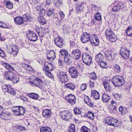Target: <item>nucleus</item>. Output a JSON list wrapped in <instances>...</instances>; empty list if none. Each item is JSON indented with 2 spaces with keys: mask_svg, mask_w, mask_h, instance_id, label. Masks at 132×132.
I'll return each instance as SVG.
<instances>
[{
  "mask_svg": "<svg viewBox=\"0 0 132 132\" xmlns=\"http://www.w3.org/2000/svg\"><path fill=\"white\" fill-rule=\"evenodd\" d=\"M24 22L25 21L27 22L30 21L31 19V17L28 14H25L22 17Z\"/></svg>",
  "mask_w": 132,
  "mask_h": 132,
  "instance_id": "35",
  "label": "nucleus"
},
{
  "mask_svg": "<svg viewBox=\"0 0 132 132\" xmlns=\"http://www.w3.org/2000/svg\"><path fill=\"white\" fill-rule=\"evenodd\" d=\"M99 64V65L102 68H105L107 67V63L105 61H101L100 63Z\"/></svg>",
  "mask_w": 132,
  "mask_h": 132,
  "instance_id": "49",
  "label": "nucleus"
},
{
  "mask_svg": "<svg viewBox=\"0 0 132 132\" xmlns=\"http://www.w3.org/2000/svg\"><path fill=\"white\" fill-rule=\"evenodd\" d=\"M90 130L85 126H83L81 129V132H90Z\"/></svg>",
  "mask_w": 132,
  "mask_h": 132,
  "instance_id": "50",
  "label": "nucleus"
},
{
  "mask_svg": "<svg viewBox=\"0 0 132 132\" xmlns=\"http://www.w3.org/2000/svg\"><path fill=\"white\" fill-rule=\"evenodd\" d=\"M18 51V46L13 45L9 46L6 49V51L8 53L13 55H16Z\"/></svg>",
  "mask_w": 132,
  "mask_h": 132,
  "instance_id": "5",
  "label": "nucleus"
},
{
  "mask_svg": "<svg viewBox=\"0 0 132 132\" xmlns=\"http://www.w3.org/2000/svg\"><path fill=\"white\" fill-rule=\"evenodd\" d=\"M55 45L60 48H62L63 45V41L59 37L55 39L54 40Z\"/></svg>",
  "mask_w": 132,
  "mask_h": 132,
  "instance_id": "16",
  "label": "nucleus"
},
{
  "mask_svg": "<svg viewBox=\"0 0 132 132\" xmlns=\"http://www.w3.org/2000/svg\"><path fill=\"white\" fill-rule=\"evenodd\" d=\"M103 56L102 54L100 53L95 56V60L97 62H100L103 59Z\"/></svg>",
  "mask_w": 132,
  "mask_h": 132,
  "instance_id": "37",
  "label": "nucleus"
},
{
  "mask_svg": "<svg viewBox=\"0 0 132 132\" xmlns=\"http://www.w3.org/2000/svg\"><path fill=\"white\" fill-rule=\"evenodd\" d=\"M62 83H65L69 80L68 78L66 72L61 71L58 75Z\"/></svg>",
  "mask_w": 132,
  "mask_h": 132,
  "instance_id": "8",
  "label": "nucleus"
},
{
  "mask_svg": "<svg viewBox=\"0 0 132 132\" xmlns=\"http://www.w3.org/2000/svg\"><path fill=\"white\" fill-rule=\"evenodd\" d=\"M54 14V10L53 9H50L47 11V15L48 16H51V15H53Z\"/></svg>",
  "mask_w": 132,
  "mask_h": 132,
  "instance_id": "52",
  "label": "nucleus"
},
{
  "mask_svg": "<svg viewBox=\"0 0 132 132\" xmlns=\"http://www.w3.org/2000/svg\"><path fill=\"white\" fill-rule=\"evenodd\" d=\"M30 83L35 86L42 88L44 85V82L40 79L35 76H30L29 78Z\"/></svg>",
  "mask_w": 132,
  "mask_h": 132,
  "instance_id": "1",
  "label": "nucleus"
},
{
  "mask_svg": "<svg viewBox=\"0 0 132 132\" xmlns=\"http://www.w3.org/2000/svg\"><path fill=\"white\" fill-rule=\"evenodd\" d=\"M15 22L19 25H22L24 24V20L21 16H17L14 18Z\"/></svg>",
  "mask_w": 132,
  "mask_h": 132,
  "instance_id": "18",
  "label": "nucleus"
},
{
  "mask_svg": "<svg viewBox=\"0 0 132 132\" xmlns=\"http://www.w3.org/2000/svg\"><path fill=\"white\" fill-rule=\"evenodd\" d=\"M73 110L75 114H80L81 116L82 114H84L85 112V111L82 109L78 108H75Z\"/></svg>",
  "mask_w": 132,
  "mask_h": 132,
  "instance_id": "28",
  "label": "nucleus"
},
{
  "mask_svg": "<svg viewBox=\"0 0 132 132\" xmlns=\"http://www.w3.org/2000/svg\"><path fill=\"white\" fill-rule=\"evenodd\" d=\"M65 87L68 88L72 90H73L75 88L74 84L72 83H68L65 84L64 85Z\"/></svg>",
  "mask_w": 132,
  "mask_h": 132,
  "instance_id": "36",
  "label": "nucleus"
},
{
  "mask_svg": "<svg viewBox=\"0 0 132 132\" xmlns=\"http://www.w3.org/2000/svg\"><path fill=\"white\" fill-rule=\"evenodd\" d=\"M27 96L34 100H40V96L37 94L34 93H27Z\"/></svg>",
  "mask_w": 132,
  "mask_h": 132,
  "instance_id": "19",
  "label": "nucleus"
},
{
  "mask_svg": "<svg viewBox=\"0 0 132 132\" xmlns=\"http://www.w3.org/2000/svg\"><path fill=\"white\" fill-rule=\"evenodd\" d=\"M11 115L10 113L8 112L4 111L3 107L0 105V117L3 119L7 120V118Z\"/></svg>",
  "mask_w": 132,
  "mask_h": 132,
  "instance_id": "11",
  "label": "nucleus"
},
{
  "mask_svg": "<svg viewBox=\"0 0 132 132\" xmlns=\"http://www.w3.org/2000/svg\"><path fill=\"white\" fill-rule=\"evenodd\" d=\"M43 115L46 118H49L51 116V113L50 110L46 109L44 110L42 113Z\"/></svg>",
  "mask_w": 132,
  "mask_h": 132,
  "instance_id": "23",
  "label": "nucleus"
},
{
  "mask_svg": "<svg viewBox=\"0 0 132 132\" xmlns=\"http://www.w3.org/2000/svg\"><path fill=\"white\" fill-rule=\"evenodd\" d=\"M44 66L45 68L46 69V70L49 71H52L53 68V65L51 63H49L47 62H46L44 63Z\"/></svg>",
  "mask_w": 132,
  "mask_h": 132,
  "instance_id": "26",
  "label": "nucleus"
},
{
  "mask_svg": "<svg viewBox=\"0 0 132 132\" xmlns=\"http://www.w3.org/2000/svg\"><path fill=\"white\" fill-rule=\"evenodd\" d=\"M90 80H94L97 79V77L96 73H93L90 76Z\"/></svg>",
  "mask_w": 132,
  "mask_h": 132,
  "instance_id": "55",
  "label": "nucleus"
},
{
  "mask_svg": "<svg viewBox=\"0 0 132 132\" xmlns=\"http://www.w3.org/2000/svg\"><path fill=\"white\" fill-rule=\"evenodd\" d=\"M113 69L117 72L119 73L121 71V68L118 65L114 64L113 66Z\"/></svg>",
  "mask_w": 132,
  "mask_h": 132,
  "instance_id": "46",
  "label": "nucleus"
},
{
  "mask_svg": "<svg viewBox=\"0 0 132 132\" xmlns=\"http://www.w3.org/2000/svg\"><path fill=\"white\" fill-rule=\"evenodd\" d=\"M16 107L18 108L19 112L20 113L19 114L20 115V116L23 115L26 112L25 108L23 107L20 106H17Z\"/></svg>",
  "mask_w": 132,
  "mask_h": 132,
  "instance_id": "38",
  "label": "nucleus"
},
{
  "mask_svg": "<svg viewBox=\"0 0 132 132\" xmlns=\"http://www.w3.org/2000/svg\"><path fill=\"white\" fill-rule=\"evenodd\" d=\"M2 88L4 92H7L9 89H10V86L9 85L5 84L2 85Z\"/></svg>",
  "mask_w": 132,
  "mask_h": 132,
  "instance_id": "43",
  "label": "nucleus"
},
{
  "mask_svg": "<svg viewBox=\"0 0 132 132\" xmlns=\"http://www.w3.org/2000/svg\"><path fill=\"white\" fill-rule=\"evenodd\" d=\"M19 80V78L18 77L16 76L15 75L14 76H13V78L11 80V81H13V83L16 84L18 82Z\"/></svg>",
  "mask_w": 132,
  "mask_h": 132,
  "instance_id": "48",
  "label": "nucleus"
},
{
  "mask_svg": "<svg viewBox=\"0 0 132 132\" xmlns=\"http://www.w3.org/2000/svg\"><path fill=\"white\" fill-rule=\"evenodd\" d=\"M95 34H91L88 33L87 32L83 33L81 35V40L83 43H86L89 41L92 38L95 37Z\"/></svg>",
  "mask_w": 132,
  "mask_h": 132,
  "instance_id": "3",
  "label": "nucleus"
},
{
  "mask_svg": "<svg viewBox=\"0 0 132 132\" xmlns=\"http://www.w3.org/2000/svg\"><path fill=\"white\" fill-rule=\"evenodd\" d=\"M120 53L123 59L127 60L129 58V51L125 48L122 47L120 50Z\"/></svg>",
  "mask_w": 132,
  "mask_h": 132,
  "instance_id": "10",
  "label": "nucleus"
},
{
  "mask_svg": "<svg viewBox=\"0 0 132 132\" xmlns=\"http://www.w3.org/2000/svg\"><path fill=\"white\" fill-rule=\"evenodd\" d=\"M82 116L84 117H88V118L91 119H93L94 118V114L90 111H88V114L85 113V111L84 114H82Z\"/></svg>",
  "mask_w": 132,
  "mask_h": 132,
  "instance_id": "24",
  "label": "nucleus"
},
{
  "mask_svg": "<svg viewBox=\"0 0 132 132\" xmlns=\"http://www.w3.org/2000/svg\"><path fill=\"white\" fill-rule=\"evenodd\" d=\"M95 20L97 21H101V16L100 13H96L94 15Z\"/></svg>",
  "mask_w": 132,
  "mask_h": 132,
  "instance_id": "45",
  "label": "nucleus"
},
{
  "mask_svg": "<svg viewBox=\"0 0 132 132\" xmlns=\"http://www.w3.org/2000/svg\"><path fill=\"white\" fill-rule=\"evenodd\" d=\"M39 12L40 16H43L45 15V10L43 8Z\"/></svg>",
  "mask_w": 132,
  "mask_h": 132,
  "instance_id": "58",
  "label": "nucleus"
},
{
  "mask_svg": "<svg viewBox=\"0 0 132 132\" xmlns=\"http://www.w3.org/2000/svg\"><path fill=\"white\" fill-rule=\"evenodd\" d=\"M102 98L103 101L104 102H108L110 98V96L106 94H104L103 95Z\"/></svg>",
  "mask_w": 132,
  "mask_h": 132,
  "instance_id": "40",
  "label": "nucleus"
},
{
  "mask_svg": "<svg viewBox=\"0 0 132 132\" xmlns=\"http://www.w3.org/2000/svg\"><path fill=\"white\" fill-rule=\"evenodd\" d=\"M45 29L42 28H37L36 31L38 35L40 37H42L44 36Z\"/></svg>",
  "mask_w": 132,
  "mask_h": 132,
  "instance_id": "30",
  "label": "nucleus"
},
{
  "mask_svg": "<svg viewBox=\"0 0 132 132\" xmlns=\"http://www.w3.org/2000/svg\"><path fill=\"white\" fill-rule=\"evenodd\" d=\"M59 14L60 16L61 19L62 20L65 16V15L63 13V12L62 11H60L59 12Z\"/></svg>",
  "mask_w": 132,
  "mask_h": 132,
  "instance_id": "63",
  "label": "nucleus"
},
{
  "mask_svg": "<svg viewBox=\"0 0 132 132\" xmlns=\"http://www.w3.org/2000/svg\"><path fill=\"white\" fill-rule=\"evenodd\" d=\"M71 54L75 59H79L81 56V52L79 50L75 49L72 51Z\"/></svg>",
  "mask_w": 132,
  "mask_h": 132,
  "instance_id": "15",
  "label": "nucleus"
},
{
  "mask_svg": "<svg viewBox=\"0 0 132 132\" xmlns=\"http://www.w3.org/2000/svg\"><path fill=\"white\" fill-rule=\"evenodd\" d=\"M60 52L61 54L63 57L66 56L67 55H68L69 54L68 53V51L67 50L65 49H62L60 50Z\"/></svg>",
  "mask_w": 132,
  "mask_h": 132,
  "instance_id": "39",
  "label": "nucleus"
},
{
  "mask_svg": "<svg viewBox=\"0 0 132 132\" xmlns=\"http://www.w3.org/2000/svg\"><path fill=\"white\" fill-rule=\"evenodd\" d=\"M87 87V86L85 84H83L81 85L80 87V89L81 90L84 91L86 89Z\"/></svg>",
  "mask_w": 132,
  "mask_h": 132,
  "instance_id": "60",
  "label": "nucleus"
},
{
  "mask_svg": "<svg viewBox=\"0 0 132 132\" xmlns=\"http://www.w3.org/2000/svg\"><path fill=\"white\" fill-rule=\"evenodd\" d=\"M12 111L13 112L14 114L16 116H20L19 114L18 108L17 110H12Z\"/></svg>",
  "mask_w": 132,
  "mask_h": 132,
  "instance_id": "59",
  "label": "nucleus"
},
{
  "mask_svg": "<svg viewBox=\"0 0 132 132\" xmlns=\"http://www.w3.org/2000/svg\"><path fill=\"white\" fill-rule=\"evenodd\" d=\"M111 82L115 86H121L124 84L125 80L123 76L117 75L113 77Z\"/></svg>",
  "mask_w": 132,
  "mask_h": 132,
  "instance_id": "2",
  "label": "nucleus"
},
{
  "mask_svg": "<svg viewBox=\"0 0 132 132\" xmlns=\"http://www.w3.org/2000/svg\"><path fill=\"white\" fill-rule=\"evenodd\" d=\"M14 73L12 72L7 71L5 72L4 76L6 79L11 81L14 76Z\"/></svg>",
  "mask_w": 132,
  "mask_h": 132,
  "instance_id": "17",
  "label": "nucleus"
},
{
  "mask_svg": "<svg viewBox=\"0 0 132 132\" xmlns=\"http://www.w3.org/2000/svg\"><path fill=\"white\" fill-rule=\"evenodd\" d=\"M40 132H52V130L50 128L47 126L42 127L40 129Z\"/></svg>",
  "mask_w": 132,
  "mask_h": 132,
  "instance_id": "33",
  "label": "nucleus"
},
{
  "mask_svg": "<svg viewBox=\"0 0 132 132\" xmlns=\"http://www.w3.org/2000/svg\"><path fill=\"white\" fill-rule=\"evenodd\" d=\"M91 96H93L95 100L100 99V95L98 92L96 90H93L91 92Z\"/></svg>",
  "mask_w": 132,
  "mask_h": 132,
  "instance_id": "22",
  "label": "nucleus"
},
{
  "mask_svg": "<svg viewBox=\"0 0 132 132\" xmlns=\"http://www.w3.org/2000/svg\"><path fill=\"white\" fill-rule=\"evenodd\" d=\"M21 66L22 67L28 71H31L32 70V68L31 66L27 64L23 63L21 64Z\"/></svg>",
  "mask_w": 132,
  "mask_h": 132,
  "instance_id": "42",
  "label": "nucleus"
},
{
  "mask_svg": "<svg viewBox=\"0 0 132 132\" xmlns=\"http://www.w3.org/2000/svg\"><path fill=\"white\" fill-rule=\"evenodd\" d=\"M60 115L62 119L66 121H70L72 119V115L68 111H64L61 112Z\"/></svg>",
  "mask_w": 132,
  "mask_h": 132,
  "instance_id": "7",
  "label": "nucleus"
},
{
  "mask_svg": "<svg viewBox=\"0 0 132 132\" xmlns=\"http://www.w3.org/2000/svg\"><path fill=\"white\" fill-rule=\"evenodd\" d=\"M110 82H107L104 81L103 82V85L106 90L107 92L111 91V86L110 85Z\"/></svg>",
  "mask_w": 132,
  "mask_h": 132,
  "instance_id": "29",
  "label": "nucleus"
},
{
  "mask_svg": "<svg viewBox=\"0 0 132 132\" xmlns=\"http://www.w3.org/2000/svg\"><path fill=\"white\" fill-rule=\"evenodd\" d=\"M65 98L66 100L71 105H73L75 103L76 98L74 95L69 94L67 96H66Z\"/></svg>",
  "mask_w": 132,
  "mask_h": 132,
  "instance_id": "12",
  "label": "nucleus"
},
{
  "mask_svg": "<svg viewBox=\"0 0 132 132\" xmlns=\"http://www.w3.org/2000/svg\"><path fill=\"white\" fill-rule=\"evenodd\" d=\"M43 70L45 72V74L47 76L51 78H52V75L50 72L48 71V70H46V69H44V68H43Z\"/></svg>",
  "mask_w": 132,
  "mask_h": 132,
  "instance_id": "51",
  "label": "nucleus"
},
{
  "mask_svg": "<svg viewBox=\"0 0 132 132\" xmlns=\"http://www.w3.org/2000/svg\"><path fill=\"white\" fill-rule=\"evenodd\" d=\"M65 63L67 65L70 64L72 62V57L69 54L64 57Z\"/></svg>",
  "mask_w": 132,
  "mask_h": 132,
  "instance_id": "20",
  "label": "nucleus"
},
{
  "mask_svg": "<svg viewBox=\"0 0 132 132\" xmlns=\"http://www.w3.org/2000/svg\"><path fill=\"white\" fill-rule=\"evenodd\" d=\"M2 64L7 69L12 71L14 70V69L11 65L6 62H2Z\"/></svg>",
  "mask_w": 132,
  "mask_h": 132,
  "instance_id": "34",
  "label": "nucleus"
},
{
  "mask_svg": "<svg viewBox=\"0 0 132 132\" xmlns=\"http://www.w3.org/2000/svg\"><path fill=\"white\" fill-rule=\"evenodd\" d=\"M7 92L13 95H15L16 93V92L14 90V89L11 88V86L10 89H9V90H8V91H7Z\"/></svg>",
  "mask_w": 132,
  "mask_h": 132,
  "instance_id": "53",
  "label": "nucleus"
},
{
  "mask_svg": "<svg viewBox=\"0 0 132 132\" xmlns=\"http://www.w3.org/2000/svg\"><path fill=\"white\" fill-rule=\"evenodd\" d=\"M111 118H109L108 119L105 121V123L107 124L108 125L110 126H112L113 125V124L111 123Z\"/></svg>",
  "mask_w": 132,
  "mask_h": 132,
  "instance_id": "61",
  "label": "nucleus"
},
{
  "mask_svg": "<svg viewBox=\"0 0 132 132\" xmlns=\"http://www.w3.org/2000/svg\"><path fill=\"white\" fill-rule=\"evenodd\" d=\"M27 36L29 39L30 41L35 42L37 39V36L36 34L33 31H31L27 33Z\"/></svg>",
  "mask_w": 132,
  "mask_h": 132,
  "instance_id": "13",
  "label": "nucleus"
},
{
  "mask_svg": "<svg viewBox=\"0 0 132 132\" xmlns=\"http://www.w3.org/2000/svg\"><path fill=\"white\" fill-rule=\"evenodd\" d=\"M56 1L55 3V5L56 6L59 7L62 4V3L60 0H56Z\"/></svg>",
  "mask_w": 132,
  "mask_h": 132,
  "instance_id": "62",
  "label": "nucleus"
},
{
  "mask_svg": "<svg viewBox=\"0 0 132 132\" xmlns=\"http://www.w3.org/2000/svg\"><path fill=\"white\" fill-rule=\"evenodd\" d=\"M77 70V67L74 66L71 67L69 68L68 71L71 77L76 78L78 76V72Z\"/></svg>",
  "mask_w": 132,
  "mask_h": 132,
  "instance_id": "9",
  "label": "nucleus"
},
{
  "mask_svg": "<svg viewBox=\"0 0 132 132\" xmlns=\"http://www.w3.org/2000/svg\"><path fill=\"white\" fill-rule=\"evenodd\" d=\"M124 5L121 3L117 4L112 9V10L114 12H117L124 7Z\"/></svg>",
  "mask_w": 132,
  "mask_h": 132,
  "instance_id": "21",
  "label": "nucleus"
},
{
  "mask_svg": "<svg viewBox=\"0 0 132 132\" xmlns=\"http://www.w3.org/2000/svg\"><path fill=\"white\" fill-rule=\"evenodd\" d=\"M105 55L106 57H108L110 59L112 58V53L111 51L104 49L102 51Z\"/></svg>",
  "mask_w": 132,
  "mask_h": 132,
  "instance_id": "31",
  "label": "nucleus"
},
{
  "mask_svg": "<svg viewBox=\"0 0 132 132\" xmlns=\"http://www.w3.org/2000/svg\"><path fill=\"white\" fill-rule=\"evenodd\" d=\"M39 21L42 25H44L46 23V20L43 16H40L38 18Z\"/></svg>",
  "mask_w": 132,
  "mask_h": 132,
  "instance_id": "44",
  "label": "nucleus"
},
{
  "mask_svg": "<svg viewBox=\"0 0 132 132\" xmlns=\"http://www.w3.org/2000/svg\"><path fill=\"white\" fill-rule=\"evenodd\" d=\"M113 96H114V98L117 100H120V96L118 93H116L114 94Z\"/></svg>",
  "mask_w": 132,
  "mask_h": 132,
  "instance_id": "64",
  "label": "nucleus"
},
{
  "mask_svg": "<svg viewBox=\"0 0 132 132\" xmlns=\"http://www.w3.org/2000/svg\"><path fill=\"white\" fill-rule=\"evenodd\" d=\"M14 128L16 129L18 131H21L25 129V128L24 127L20 126H15Z\"/></svg>",
  "mask_w": 132,
  "mask_h": 132,
  "instance_id": "54",
  "label": "nucleus"
},
{
  "mask_svg": "<svg viewBox=\"0 0 132 132\" xmlns=\"http://www.w3.org/2000/svg\"><path fill=\"white\" fill-rule=\"evenodd\" d=\"M105 35L106 38L111 42H114L116 40V37L111 29L106 30Z\"/></svg>",
  "mask_w": 132,
  "mask_h": 132,
  "instance_id": "4",
  "label": "nucleus"
},
{
  "mask_svg": "<svg viewBox=\"0 0 132 132\" xmlns=\"http://www.w3.org/2000/svg\"><path fill=\"white\" fill-rule=\"evenodd\" d=\"M90 42L92 45L94 46H97L99 45V40L96 38V35H95V37L91 39Z\"/></svg>",
  "mask_w": 132,
  "mask_h": 132,
  "instance_id": "27",
  "label": "nucleus"
},
{
  "mask_svg": "<svg viewBox=\"0 0 132 132\" xmlns=\"http://www.w3.org/2000/svg\"><path fill=\"white\" fill-rule=\"evenodd\" d=\"M69 130L71 132H75L76 131L75 125L73 124H71L69 128Z\"/></svg>",
  "mask_w": 132,
  "mask_h": 132,
  "instance_id": "57",
  "label": "nucleus"
},
{
  "mask_svg": "<svg viewBox=\"0 0 132 132\" xmlns=\"http://www.w3.org/2000/svg\"><path fill=\"white\" fill-rule=\"evenodd\" d=\"M82 58L83 62L87 66H89L92 63V58L91 56L86 53L82 54Z\"/></svg>",
  "mask_w": 132,
  "mask_h": 132,
  "instance_id": "6",
  "label": "nucleus"
},
{
  "mask_svg": "<svg viewBox=\"0 0 132 132\" xmlns=\"http://www.w3.org/2000/svg\"><path fill=\"white\" fill-rule=\"evenodd\" d=\"M55 57V53L53 50H51L48 51L47 54V57L50 61H52Z\"/></svg>",
  "mask_w": 132,
  "mask_h": 132,
  "instance_id": "14",
  "label": "nucleus"
},
{
  "mask_svg": "<svg viewBox=\"0 0 132 132\" xmlns=\"http://www.w3.org/2000/svg\"><path fill=\"white\" fill-rule=\"evenodd\" d=\"M95 81L92 80H90L88 82L89 87L91 88H93L94 87V83Z\"/></svg>",
  "mask_w": 132,
  "mask_h": 132,
  "instance_id": "56",
  "label": "nucleus"
},
{
  "mask_svg": "<svg viewBox=\"0 0 132 132\" xmlns=\"http://www.w3.org/2000/svg\"><path fill=\"white\" fill-rule=\"evenodd\" d=\"M4 2L6 4V7L8 9H11L13 8V3L9 0H4Z\"/></svg>",
  "mask_w": 132,
  "mask_h": 132,
  "instance_id": "32",
  "label": "nucleus"
},
{
  "mask_svg": "<svg viewBox=\"0 0 132 132\" xmlns=\"http://www.w3.org/2000/svg\"><path fill=\"white\" fill-rule=\"evenodd\" d=\"M111 103L112 106V110H116V108L117 107V105L118 104V103H117L114 102L113 100H112Z\"/></svg>",
  "mask_w": 132,
  "mask_h": 132,
  "instance_id": "47",
  "label": "nucleus"
},
{
  "mask_svg": "<svg viewBox=\"0 0 132 132\" xmlns=\"http://www.w3.org/2000/svg\"><path fill=\"white\" fill-rule=\"evenodd\" d=\"M84 98V101L85 103L91 107L94 106L93 103L90 100V98L88 96H85Z\"/></svg>",
  "mask_w": 132,
  "mask_h": 132,
  "instance_id": "25",
  "label": "nucleus"
},
{
  "mask_svg": "<svg viewBox=\"0 0 132 132\" xmlns=\"http://www.w3.org/2000/svg\"><path fill=\"white\" fill-rule=\"evenodd\" d=\"M126 33L128 36H132V26L128 27L126 30Z\"/></svg>",
  "mask_w": 132,
  "mask_h": 132,
  "instance_id": "41",
  "label": "nucleus"
}]
</instances>
